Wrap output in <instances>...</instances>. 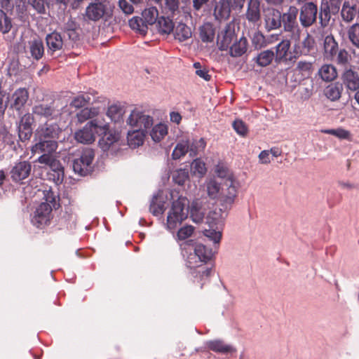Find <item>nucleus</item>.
<instances>
[{"label":"nucleus","mask_w":359,"mask_h":359,"mask_svg":"<svg viewBox=\"0 0 359 359\" xmlns=\"http://www.w3.org/2000/svg\"><path fill=\"white\" fill-rule=\"evenodd\" d=\"M30 53L32 56L36 59H41L44 53V47L41 40H34L30 43Z\"/></svg>","instance_id":"obj_42"},{"label":"nucleus","mask_w":359,"mask_h":359,"mask_svg":"<svg viewBox=\"0 0 359 359\" xmlns=\"http://www.w3.org/2000/svg\"><path fill=\"white\" fill-rule=\"evenodd\" d=\"M281 18L282 14L279 11L274 8H268L264 14L266 29L270 31L280 27Z\"/></svg>","instance_id":"obj_18"},{"label":"nucleus","mask_w":359,"mask_h":359,"mask_svg":"<svg viewBox=\"0 0 359 359\" xmlns=\"http://www.w3.org/2000/svg\"><path fill=\"white\" fill-rule=\"evenodd\" d=\"M246 18L249 21L252 22H256L259 20V2L257 0L250 1L246 13Z\"/></svg>","instance_id":"obj_28"},{"label":"nucleus","mask_w":359,"mask_h":359,"mask_svg":"<svg viewBox=\"0 0 359 359\" xmlns=\"http://www.w3.org/2000/svg\"><path fill=\"white\" fill-rule=\"evenodd\" d=\"M233 129L241 135H245L248 133V128L245 123L239 119L235 120L232 124Z\"/></svg>","instance_id":"obj_59"},{"label":"nucleus","mask_w":359,"mask_h":359,"mask_svg":"<svg viewBox=\"0 0 359 359\" xmlns=\"http://www.w3.org/2000/svg\"><path fill=\"white\" fill-rule=\"evenodd\" d=\"M172 178L176 184L183 185L189 179V173L185 170L180 169L173 174Z\"/></svg>","instance_id":"obj_54"},{"label":"nucleus","mask_w":359,"mask_h":359,"mask_svg":"<svg viewBox=\"0 0 359 359\" xmlns=\"http://www.w3.org/2000/svg\"><path fill=\"white\" fill-rule=\"evenodd\" d=\"M108 130L109 129L101 135L102 137L99 141L100 147L104 151L108 150L110 146L118 140V135L108 133Z\"/></svg>","instance_id":"obj_39"},{"label":"nucleus","mask_w":359,"mask_h":359,"mask_svg":"<svg viewBox=\"0 0 359 359\" xmlns=\"http://www.w3.org/2000/svg\"><path fill=\"white\" fill-rule=\"evenodd\" d=\"M46 41L48 47L47 52L51 55H53L55 52L62 50L65 46L63 38L56 31L47 34Z\"/></svg>","instance_id":"obj_17"},{"label":"nucleus","mask_w":359,"mask_h":359,"mask_svg":"<svg viewBox=\"0 0 359 359\" xmlns=\"http://www.w3.org/2000/svg\"><path fill=\"white\" fill-rule=\"evenodd\" d=\"M172 17L170 15L167 18L161 16L158 18L157 22L159 31L164 34H170L174 30V23L172 20L170 19Z\"/></svg>","instance_id":"obj_38"},{"label":"nucleus","mask_w":359,"mask_h":359,"mask_svg":"<svg viewBox=\"0 0 359 359\" xmlns=\"http://www.w3.org/2000/svg\"><path fill=\"white\" fill-rule=\"evenodd\" d=\"M191 169L194 174L198 175L199 177H203L207 171L205 163L198 158H196L193 161L191 164Z\"/></svg>","instance_id":"obj_48"},{"label":"nucleus","mask_w":359,"mask_h":359,"mask_svg":"<svg viewBox=\"0 0 359 359\" xmlns=\"http://www.w3.org/2000/svg\"><path fill=\"white\" fill-rule=\"evenodd\" d=\"M194 245V241L189 239L180 244L182 255L186 258V264L191 269H196L202 266L203 264H205L202 261L201 258L194 252H191Z\"/></svg>","instance_id":"obj_5"},{"label":"nucleus","mask_w":359,"mask_h":359,"mask_svg":"<svg viewBox=\"0 0 359 359\" xmlns=\"http://www.w3.org/2000/svg\"><path fill=\"white\" fill-rule=\"evenodd\" d=\"M4 13V16L0 18V31L3 34L8 33L12 27L10 19L6 16V13Z\"/></svg>","instance_id":"obj_61"},{"label":"nucleus","mask_w":359,"mask_h":359,"mask_svg":"<svg viewBox=\"0 0 359 359\" xmlns=\"http://www.w3.org/2000/svg\"><path fill=\"white\" fill-rule=\"evenodd\" d=\"M298 9L294 6H290L287 11L282 15L281 25L286 32H294L298 30L297 17Z\"/></svg>","instance_id":"obj_11"},{"label":"nucleus","mask_w":359,"mask_h":359,"mask_svg":"<svg viewBox=\"0 0 359 359\" xmlns=\"http://www.w3.org/2000/svg\"><path fill=\"white\" fill-rule=\"evenodd\" d=\"M206 346L210 351L221 354H232L236 352V348L231 345L226 344L224 341L215 339L206 343Z\"/></svg>","instance_id":"obj_20"},{"label":"nucleus","mask_w":359,"mask_h":359,"mask_svg":"<svg viewBox=\"0 0 359 359\" xmlns=\"http://www.w3.org/2000/svg\"><path fill=\"white\" fill-rule=\"evenodd\" d=\"M230 55L232 57H240L243 55L248 48V41L245 37H241L230 47Z\"/></svg>","instance_id":"obj_29"},{"label":"nucleus","mask_w":359,"mask_h":359,"mask_svg":"<svg viewBox=\"0 0 359 359\" xmlns=\"http://www.w3.org/2000/svg\"><path fill=\"white\" fill-rule=\"evenodd\" d=\"M192 249L205 264L210 261L213 256L212 249L207 248L203 244H196L194 242V245Z\"/></svg>","instance_id":"obj_35"},{"label":"nucleus","mask_w":359,"mask_h":359,"mask_svg":"<svg viewBox=\"0 0 359 359\" xmlns=\"http://www.w3.org/2000/svg\"><path fill=\"white\" fill-rule=\"evenodd\" d=\"M341 81L347 90L356 91L359 88V72L346 68L341 74Z\"/></svg>","instance_id":"obj_15"},{"label":"nucleus","mask_w":359,"mask_h":359,"mask_svg":"<svg viewBox=\"0 0 359 359\" xmlns=\"http://www.w3.org/2000/svg\"><path fill=\"white\" fill-rule=\"evenodd\" d=\"M320 78L327 82L334 81L337 77V72L332 65H323L318 71Z\"/></svg>","instance_id":"obj_27"},{"label":"nucleus","mask_w":359,"mask_h":359,"mask_svg":"<svg viewBox=\"0 0 359 359\" xmlns=\"http://www.w3.org/2000/svg\"><path fill=\"white\" fill-rule=\"evenodd\" d=\"M215 172L220 178H224L225 180L233 178L229 168L223 163L217 164L215 167Z\"/></svg>","instance_id":"obj_53"},{"label":"nucleus","mask_w":359,"mask_h":359,"mask_svg":"<svg viewBox=\"0 0 359 359\" xmlns=\"http://www.w3.org/2000/svg\"><path fill=\"white\" fill-rule=\"evenodd\" d=\"M190 215L192 221L195 223H201L203 220L204 214L196 209L194 206L191 207Z\"/></svg>","instance_id":"obj_62"},{"label":"nucleus","mask_w":359,"mask_h":359,"mask_svg":"<svg viewBox=\"0 0 359 359\" xmlns=\"http://www.w3.org/2000/svg\"><path fill=\"white\" fill-rule=\"evenodd\" d=\"M235 39L234 26L231 23L227 24L220 33L217 35V43L222 50H227Z\"/></svg>","instance_id":"obj_12"},{"label":"nucleus","mask_w":359,"mask_h":359,"mask_svg":"<svg viewBox=\"0 0 359 359\" xmlns=\"http://www.w3.org/2000/svg\"><path fill=\"white\" fill-rule=\"evenodd\" d=\"M142 16L147 25H153L158 19V12L156 7L151 6L144 9L142 13Z\"/></svg>","instance_id":"obj_40"},{"label":"nucleus","mask_w":359,"mask_h":359,"mask_svg":"<svg viewBox=\"0 0 359 359\" xmlns=\"http://www.w3.org/2000/svg\"><path fill=\"white\" fill-rule=\"evenodd\" d=\"M32 114L47 119H53L57 118L59 111L54 107L53 103H40L33 107Z\"/></svg>","instance_id":"obj_16"},{"label":"nucleus","mask_w":359,"mask_h":359,"mask_svg":"<svg viewBox=\"0 0 359 359\" xmlns=\"http://www.w3.org/2000/svg\"><path fill=\"white\" fill-rule=\"evenodd\" d=\"M238 195V187L233 178L225 180L222 184L219 201L222 207L230 209Z\"/></svg>","instance_id":"obj_4"},{"label":"nucleus","mask_w":359,"mask_h":359,"mask_svg":"<svg viewBox=\"0 0 359 359\" xmlns=\"http://www.w3.org/2000/svg\"><path fill=\"white\" fill-rule=\"evenodd\" d=\"M290 47V41L287 39L283 40L276 47V61L280 62L287 60V53Z\"/></svg>","instance_id":"obj_30"},{"label":"nucleus","mask_w":359,"mask_h":359,"mask_svg":"<svg viewBox=\"0 0 359 359\" xmlns=\"http://www.w3.org/2000/svg\"><path fill=\"white\" fill-rule=\"evenodd\" d=\"M107 123L100 124L97 119L88 122L82 129L75 132V140L81 144H89L95 142V135L101 136L109 129Z\"/></svg>","instance_id":"obj_2"},{"label":"nucleus","mask_w":359,"mask_h":359,"mask_svg":"<svg viewBox=\"0 0 359 359\" xmlns=\"http://www.w3.org/2000/svg\"><path fill=\"white\" fill-rule=\"evenodd\" d=\"M99 114V109L95 107H86L80 110L76 115L79 123H82L88 119H92Z\"/></svg>","instance_id":"obj_32"},{"label":"nucleus","mask_w":359,"mask_h":359,"mask_svg":"<svg viewBox=\"0 0 359 359\" xmlns=\"http://www.w3.org/2000/svg\"><path fill=\"white\" fill-rule=\"evenodd\" d=\"M317 6L313 3L305 4L302 9L299 16L302 26L307 27L311 26L316 20Z\"/></svg>","instance_id":"obj_14"},{"label":"nucleus","mask_w":359,"mask_h":359,"mask_svg":"<svg viewBox=\"0 0 359 359\" xmlns=\"http://www.w3.org/2000/svg\"><path fill=\"white\" fill-rule=\"evenodd\" d=\"M32 170L31 163L27 161H21L15 163L10 171L12 180L20 182L27 178Z\"/></svg>","instance_id":"obj_10"},{"label":"nucleus","mask_w":359,"mask_h":359,"mask_svg":"<svg viewBox=\"0 0 359 359\" xmlns=\"http://www.w3.org/2000/svg\"><path fill=\"white\" fill-rule=\"evenodd\" d=\"M52 210L51 205L48 203H41L34 212L32 219L33 224L38 228L47 225L51 219Z\"/></svg>","instance_id":"obj_9"},{"label":"nucleus","mask_w":359,"mask_h":359,"mask_svg":"<svg viewBox=\"0 0 359 359\" xmlns=\"http://www.w3.org/2000/svg\"><path fill=\"white\" fill-rule=\"evenodd\" d=\"M191 28L184 23H179L175 29V38L180 41H184L191 38Z\"/></svg>","instance_id":"obj_34"},{"label":"nucleus","mask_w":359,"mask_h":359,"mask_svg":"<svg viewBox=\"0 0 359 359\" xmlns=\"http://www.w3.org/2000/svg\"><path fill=\"white\" fill-rule=\"evenodd\" d=\"M216 212H210L206 218V223L209 229H204V235L213 241L215 243H219L222 238V229L224 225L221 218L215 217Z\"/></svg>","instance_id":"obj_6"},{"label":"nucleus","mask_w":359,"mask_h":359,"mask_svg":"<svg viewBox=\"0 0 359 359\" xmlns=\"http://www.w3.org/2000/svg\"><path fill=\"white\" fill-rule=\"evenodd\" d=\"M29 98V93L25 88L16 90L12 95L13 103L11 106L16 110H20L24 107Z\"/></svg>","instance_id":"obj_22"},{"label":"nucleus","mask_w":359,"mask_h":359,"mask_svg":"<svg viewBox=\"0 0 359 359\" xmlns=\"http://www.w3.org/2000/svg\"><path fill=\"white\" fill-rule=\"evenodd\" d=\"M215 15L217 18H228L230 15V8L228 4L225 2H220L217 4L215 8Z\"/></svg>","instance_id":"obj_44"},{"label":"nucleus","mask_w":359,"mask_h":359,"mask_svg":"<svg viewBox=\"0 0 359 359\" xmlns=\"http://www.w3.org/2000/svg\"><path fill=\"white\" fill-rule=\"evenodd\" d=\"M211 268H208L205 266V264H202V266L198 267L192 271V275L196 278L199 277L201 280L204 278H208L211 274Z\"/></svg>","instance_id":"obj_55"},{"label":"nucleus","mask_w":359,"mask_h":359,"mask_svg":"<svg viewBox=\"0 0 359 359\" xmlns=\"http://www.w3.org/2000/svg\"><path fill=\"white\" fill-rule=\"evenodd\" d=\"M319 18L323 26H325L328 23L330 19V12L327 2L321 4Z\"/></svg>","instance_id":"obj_49"},{"label":"nucleus","mask_w":359,"mask_h":359,"mask_svg":"<svg viewBox=\"0 0 359 359\" xmlns=\"http://www.w3.org/2000/svg\"><path fill=\"white\" fill-rule=\"evenodd\" d=\"M199 35L203 42H212L215 39V29L210 22L204 23L199 29Z\"/></svg>","instance_id":"obj_26"},{"label":"nucleus","mask_w":359,"mask_h":359,"mask_svg":"<svg viewBox=\"0 0 359 359\" xmlns=\"http://www.w3.org/2000/svg\"><path fill=\"white\" fill-rule=\"evenodd\" d=\"M94 151L91 149H86L83 151L80 158H76L73 163V170L81 175H86L89 170L94 158Z\"/></svg>","instance_id":"obj_7"},{"label":"nucleus","mask_w":359,"mask_h":359,"mask_svg":"<svg viewBox=\"0 0 359 359\" xmlns=\"http://www.w3.org/2000/svg\"><path fill=\"white\" fill-rule=\"evenodd\" d=\"M274 53L271 50H263L255 58L257 64L262 67L269 65L274 59Z\"/></svg>","instance_id":"obj_36"},{"label":"nucleus","mask_w":359,"mask_h":359,"mask_svg":"<svg viewBox=\"0 0 359 359\" xmlns=\"http://www.w3.org/2000/svg\"><path fill=\"white\" fill-rule=\"evenodd\" d=\"M206 147L204 138L189 140V154L191 157L196 156L199 152L203 151Z\"/></svg>","instance_id":"obj_31"},{"label":"nucleus","mask_w":359,"mask_h":359,"mask_svg":"<svg viewBox=\"0 0 359 359\" xmlns=\"http://www.w3.org/2000/svg\"><path fill=\"white\" fill-rule=\"evenodd\" d=\"M121 114L122 109L116 105H111L108 108L107 115L110 116L112 120H115L116 118H118Z\"/></svg>","instance_id":"obj_63"},{"label":"nucleus","mask_w":359,"mask_h":359,"mask_svg":"<svg viewBox=\"0 0 359 359\" xmlns=\"http://www.w3.org/2000/svg\"><path fill=\"white\" fill-rule=\"evenodd\" d=\"M343 90V84L339 82H335L328 85L325 88L324 94L330 100L334 102L340 99Z\"/></svg>","instance_id":"obj_23"},{"label":"nucleus","mask_w":359,"mask_h":359,"mask_svg":"<svg viewBox=\"0 0 359 359\" xmlns=\"http://www.w3.org/2000/svg\"><path fill=\"white\" fill-rule=\"evenodd\" d=\"M105 13V6L102 2L90 4L86 8V17L93 21L100 20Z\"/></svg>","instance_id":"obj_21"},{"label":"nucleus","mask_w":359,"mask_h":359,"mask_svg":"<svg viewBox=\"0 0 359 359\" xmlns=\"http://www.w3.org/2000/svg\"><path fill=\"white\" fill-rule=\"evenodd\" d=\"M348 34L351 43L359 48V24L352 25L348 29Z\"/></svg>","instance_id":"obj_52"},{"label":"nucleus","mask_w":359,"mask_h":359,"mask_svg":"<svg viewBox=\"0 0 359 359\" xmlns=\"http://www.w3.org/2000/svg\"><path fill=\"white\" fill-rule=\"evenodd\" d=\"M188 203L187 198L182 196L172 202L167 217L166 224L168 230L175 231L187 218L188 210L186 207Z\"/></svg>","instance_id":"obj_3"},{"label":"nucleus","mask_w":359,"mask_h":359,"mask_svg":"<svg viewBox=\"0 0 359 359\" xmlns=\"http://www.w3.org/2000/svg\"><path fill=\"white\" fill-rule=\"evenodd\" d=\"M350 55L345 49H341L338 52L336 61L338 65H347L350 60Z\"/></svg>","instance_id":"obj_60"},{"label":"nucleus","mask_w":359,"mask_h":359,"mask_svg":"<svg viewBox=\"0 0 359 359\" xmlns=\"http://www.w3.org/2000/svg\"><path fill=\"white\" fill-rule=\"evenodd\" d=\"M44 203H48L51 205V209L57 208L60 206V204L57 202L56 196L55 193L50 189L48 191H45L44 192Z\"/></svg>","instance_id":"obj_58"},{"label":"nucleus","mask_w":359,"mask_h":359,"mask_svg":"<svg viewBox=\"0 0 359 359\" xmlns=\"http://www.w3.org/2000/svg\"><path fill=\"white\" fill-rule=\"evenodd\" d=\"M189 153V140H182L177 142L172 153L173 159H180Z\"/></svg>","instance_id":"obj_37"},{"label":"nucleus","mask_w":359,"mask_h":359,"mask_svg":"<svg viewBox=\"0 0 359 359\" xmlns=\"http://www.w3.org/2000/svg\"><path fill=\"white\" fill-rule=\"evenodd\" d=\"M179 4V0H163L162 8L168 15L173 18L175 15L180 13Z\"/></svg>","instance_id":"obj_43"},{"label":"nucleus","mask_w":359,"mask_h":359,"mask_svg":"<svg viewBox=\"0 0 359 359\" xmlns=\"http://www.w3.org/2000/svg\"><path fill=\"white\" fill-rule=\"evenodd\" d=\"M206 191L209 198L212 199L219 198L222 190V184L215 180L210 179L206 182Z\"/></svg>","instance_id":"obj_33"},{"label":"nucleus","mask_w":359,"mask_h":359,"mask_svg":"<svg viewBox=\"0 0 359 359\" xmlns=\"http://www.w3.org/2000/svg\"><path fill=\"white\" fill-rule=\"evenodd\" d=\"M90 102V97L88 95H81L75 97L71 102L70 106L77 109L83 107Z\"/></svg>","instance_id":"obj_50"},{"label":"nucleus","mask_w":359,"mask_h":359,"mask_svg":"<svg viewBox=\"0 0 359 359\" xmlns=\"http://www.w3.org/2000/svg\"><path fill=\"white\" fill-rule=\"evenodd\" d=\"M128 125L137 130L147 131L153 125V118L149 115H146L142 112L133 110L127 119Z\"/></svg>","instance_id":"obj_8"},{"label":"nucleus","mask_w":359,"mask_h":359,"mask_svg":"<svg viewBox=\"0 0 359 359\" xmlns=\"http://www.w3.org/2000/svg\"><path fill=\"white\" fill-rule=\"evenodd\" d=\"M312 63L306 61H299L297 65V69L304 76H309L312 72Z\"/></svg>","instance_id":"obj_56"},{"label":"nucleus","mask_w":359,"mask_h":359,"mask_svg":"<svg viewBox=\"0 0 359 359\" xmlns=\"http://www.w3.org/2000/svg\"><path fill=\"white\" fill-rule=\"evenodd\" d=\"M323 47L325 57L332 60L338 51V43L332 35L325 36Z\"/></svg>","instance_id":"obj_24"},{"label":"nucleus","mask_w":359,"mask_h":359,"mask_svg":"<svg viewBox=\"0 0 359 359\" xmlns=\"http://www.w3.org/2000/svg\"><path fill=\"white\" fill-rule=\"evenodd\" d=\"M29 4L39 13L45 12L46 0H28Z\"/></svg>","instance_id":"obj_64"},{"label":"nucleus","mask_w":359,"mask_h":359,"mask_svg":"<svg viewBox=\"0 0 359 359\" xmlns=\"http://www.w3.org/2000/svg\"><path fill=\"white\" fill-rule=\"evenodd\" d=\"M165 210L164 202H158L157 197L154 196L150 204L149 210L155 216L161 215Z\"/></svg>","instance_id":"obj_51"},{"label":"nucleus","mask_w":359,"mask_h":359,"mask_svg":"<svg viewBox=\"0 0 359 359\" xmlns=\"http://www.w3.org/2000/svg\"><path fill=\"white\" fill-rule=\"evenodd\" d=\"M52 154L53 153H43V154L39 157L37 161L39 163L48 165L53 171L57 172V178L59 179L60 175L63 176V167L60 162Z\"/></svg>","instance_id":"obj_19"},{"label":"nucleus","mask_w":359,"mask_h":359,"mask_svg":"<svg viewBox=\"0 0 359 359\" xmlns=\"http://www.w3.org/2000/svg\"><path fill=\"white\" fill-rule=\"evenodd\" d=\"M356 13V9L355 6H351L348 2H345L341 9V17L346 22L351 21Z\"/></svg>","instance_id":"obj_46"},{"label":"nucleus","mask_w":359,"mask_h":359,"mask_svg":"<svg viewBox=\"0 0 359 359\" xmlns=\"http://www.w3.org/2000/svg\"><path fill=\"white\" fill-rule=\"evenodd\" d=\"M33 122L34 117L29 113L25 114L21 118L18 126V136L22 142L29 140L32 137Z\"/></svg>","instance_id":"obj_13"},{"label":"nucleus","mask_w":359,"mask_h":359,"mask_svg":"<svg viewBox=\"0 0 359 359\" xmlns=\"http://www.w3.org/2000/svg\"><path fill=\"white\" fill-rule=\"evenodd\" d=\"M62 132L58 124L46 122L36 130L34 140L36 142L32 146L34 154L54 153L57 148V139Z\"/></svg>","instance_id":"obj_1"},{"label":"nucleus","mask_w":359,"mask_h":359,"mask_svg":"<svg viewBox=\"0 0 359 359\" xmlns=\"http://www.w3.org/2000/svg\"><path fill=\"white\" fill-rule=\"evenodd\" d=\"M194 232V227L191 225H186L181 227L177 232L176 238L178 241H186Z\"/></svg>","instance_id":"obj_47"},{"label":"nucleus","mask_w":359,"mask_h":359,"mask_svg":"<svg viewBox=\"0 0 359 359\" xmlns=\"http://www.w3.org/2000/svg\"><path fill=\"white\" fill-rule=\"evenodd\" d=\"M167 134L168 127L163 123L156 125L150 133L151 139L156 142H160Z\"/></svg>","instance_id":"obj_41"},{"label":"nucleus","mask_w":359,"mask_h":359,"mask_svg":"<svg viewBox=\"0 0 359 359\" xmlns=\"http://www.w3.org/2000/svg\"><path fill=\"white\" fill-rule=\"evenodd\" d=\"M145 131L135 129L132 132H128L127 140L128 145L132 148H136L142 145L144 140Z\"/></svg>","instance_id":"obj_25"},{"label":"nucleus","mask_w":359,"mask_h":359,"mask_svg":"<svg viewBox=\"0 0 359 359\" xmlns=\"http://www.w3.org/2000/svg\"><path fill=\"white\" fill-rule=\"evenodd\" d=\"M129 25L131 29L137 30L140 33H145L147 29V25L142 18L133 17L129 20Z\"/></svg>","instance_id":"obj_45"},{"label":"nucleus","mask_w":359,"mask_h":359,"mask_svg":"<svg viewBox=\"0 0 359 359\" xmlns=\"http://www.w3.org/2000/svg\"><path fill=\"white\" fill-rule=\"evenodd\" d=\"M301 43L302 44V52L300 51V53L308 55L313 49L315 41L313 37L309 34H307L306 38Z\"/></svg>","instance_id":"obj_57"}]
</instances>
